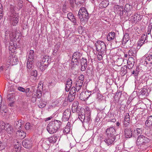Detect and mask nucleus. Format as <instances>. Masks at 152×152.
Segmentation results:
<instances>
[{"mask_svg":"<svg viewBox=\"0 0 152 152\" xmlns=\"http://www.w3.org/2000/svg\"><path fill=\"white\" fill-rule=\"evenodd\" d=\"M129 39V36L128 34H125L123 39V43L125 44L126 43Z\"/></svg>","mask_w":152,"mask_h":152,"instance_id":"obj_36","label":"nucleus"},{"mask_svg":"<svg viewBox=\"0 0 152 152\" xmlns=\"http://www.w3.org/2000/svg\"><path fill=\"white\" fill-rule=\"evenodd\" d=\"M130 118L129 114L127 113L126 115L124 120V125L125 126L127 127L129 124Z\"/></svg>","mask_w":152,"mask_h":152,"instance_id":"obj_27","label":"nucleus"},{"mask_svg":"<svg viewBox=\"0 0 152 152\" xmlns=\"http://www.w3.org/2000/svg\"><path fill=\"white\" fill-rule=\"evenodd\" d=\"M87 60L85 58H82L80 60V64L81 65V70L84 71L85 70L87 66Z\"/></svg>","mask_w":152,"mask_h":152,"instance_id":"obj_16","label":"nucleus"},{"mask_svg":"<svg viewBox=\"0 0 152 152\" xmlns=\"http://www.w3.org/2000/svg\"><path fill=\"white\" fill-rule=\"evenodd\" d=\"M23 146L26 148H29L31 147L32 144L31 140L25 139L22 142Z\"/></svg>","mask_w":152,"mask_h":152,"instance_id":"obj_14","label":"nucleus"},{"mask_svg":"<svg viewBox=\"0 0 152 152\" xmlns=\"http://www.w3.org/2000/svg\"><path fill=\"white\" fill-rule=\"evenodd\" d=\"M70 131V127H69V126H68L67 125L63 130V133L64 134H67Z\"/></svg>","mask_w":152,"mask_h":152,"instance_id":"obj_45","label":"nucleus"},{"mask_svg":"<svg viewBox=\"0 0 152 152\" xmlns=\"http://www.w3.org/2000/svg\"><path fill=\"white\" fill-rule=\"evenodd\" d=\"M76 90L75 87H72L70 89L69 94L75 96L76 94Z\"/></svg>","mask_w":152,"mask_h":152,"instance_id":"obj_43","label":"nucleus"},{"mask_svg":"<svg viewBox=\"0 0 152 152\" xmlns=\"http://www.w3.org/2000/svg\"><path fill=\"white\" fill-rule=\"evenodd\" d=\"M19 17L18 13H15L12 15L11 19V22L14 26H16L18 23L19 18Z\"/></svg>","mask_w":152,"mask_h":152,"instance_id":"obj_10","label":"nucleus"},{"mask_svg":"<svg viewBox=\"0 0 152 152\" xmlns=\"http://www.w3.org/2000/svg\"><path fill=\"white\" fill-rule=\"evenodd\" d=\"M141 63L145 66L148 64H152V52L147 53L143 56Z\"/></svg>","mask_w":152,"mask_h":152,"instance_id":"obj_4","label":"nucleus"},{"mask_svg":"<svg viewBox=\"0 0 152 152\" xmlns=\"http://www.w3.org/2000/svg\"><path fill=\"white\" fill-rule=\"evenodd\" d=\"M91 94V91H86L84 92H82L80 95L79 98L83 101L87 100Z\"/></svg>","mask_w":152,"mask_h":152,"instance_id":"obj_8","label":"nucleus"},{"mask_svg":"<svg viewBox=\"0 0 152 152\" xmlns=\"http://www.w3.org/2000/svg\"><path fill=\"white\" fill-rule=\"evenodd\" d=\"M61 124L60 121L54 120L50 121L47 127V130L50 134H53L57 132Z\"/></svg>","mask_w":152,"mask_h":152,"instance_id":"obj_1","label":"nucleus"},{"mask_svg":"<svg viewBox=\"0 0 152 152\" xmlns=\"http://www.w3.org/2000/svg\"><path fill=\"white\" fill-rule=\"evenodd\" d=\"M3 13V8L1 4L0 3V14H2Z\"/></svg>","mask_w":152,"mask_h":152,"instance_id":"obj_57","label":"nucleus"},{"mask_svg":"<svg viewBox=\"0 0 152 152\" xmlns=\"http://www.w3.org/2000/svg\"><path fill=\"white\" fill-rule=\"evenodd\" d=\"M88 114L87 115L86 114V117L85 118V119H86V123H88L89 121H90L91 120V118H90V115H91V113L90 111H87Z\"/></svg>","mask_w":152,"mask_h":152,"instance_id":"obj_42","label":"nucleus"},{"mask_svg":"<svg viewBox=\"0 0 152 152\" xmlns=\"http://www.w3.org/2000/svg\"><path fill=\"white\" fill-rule=\"evenodd\" d=\"M106 133L107 136H115V129L113 127H110L107 129Z\"/></svg>","mask_w":152,"mask_h":152,"instance_id":"obj_19","label":"nucleus"},{"mask_svg":"<svg viewBox=\"0 0 152 152\" xmlns=\"http://www.w3.org/2000/svg\"><path fill=\"white\" fill-rule=\"evenodd\" d=\"M7 124H5L3 122H1L0 124V130H5Z\"/></svg>","mask_w":152,"mask_h":152,"instance_id":"obj_44","label":"nucleus"},{"mask_svg":"<svg viewBox=\"0 0 152 152\" xmlns=\"http://www.w3.org/2000/svg\"><path fill=\"white\" fill-rule=\"evenodd\" d=\"M96 50L98 52H104L106 49V45L104 43L100 41H98L96 43Z\"/></svg>","mask_w":152,"mask_h":152,"instance_id":"obj_7","label":"nucleus"},{"mask_svg":"<svg viewBox=\"0 0 152 152\" xmlns=\"http://www.w3.org/2000/svg\"><path fill=\"white\" fill-rule=\"evenodd\" d=\"M18 61V58L15 56H10L7 61L8 64L14 65L17 64Z\"/></svg>","mask_w":152,"mask_h":152,"instance_id":"obj_9","label":"nucleus"},{"mask_svg":"<svg viewBox=\"0 0 152 152\" xmlns=\"http://www.w3.org/2000/svg\"><path fill=\"white\" fill-rule=\"evenodd\" d=\"M16 136L20 139H23L26 136V133L22 130H18L16 132Z\"/></svg>","mask_w":152,"mask_h":152,"instance_id":"obj_22","label":"nucleus"},{"mask_svg":"<svg viewBox=\"0 0 152 152\" xmlns=\"http://www.w3.org/2000/svg\"><path fill=\"white\" fill-rule=\"evenodd\" d=\"M39 93H40V94H37V97L38 98H40L41 97V96H42V94H41V91H39Z\"/></svg>","mask_w":152,"mask_h":152,"instance_id":"obj_62","label":"nucleus"},{"mask_svg":"<svg viewBox=\"0 0 152 152\" xmlns=\"http://www.w3.org/2000/svg\"><path fill=\"white\" fill-rule=\"evenodd\" d=\"M18 2V9L20 10L21 8H22L23 6L22 3L23 2L20 0H19L17 1Z\"/></svg>","mask_w":152,"mask_h":152,"instance_id":"obj_48","label":"nucleus"},{"mask_svg":"<svg viewBox=\"0 0 152 152\" xmlns=\"http://www.w3.org/2000/svg\"><path fill=\"white\" fill-rule=\"evenodd\" d=\"M34 52L33 50H30L28 58V60L34 61Z\"/></svg>","mask_w":152,"mask_h":152,"instance_id":"obj_29","label":"nucleus"},{"mask_svg":"<svg viewBox=\"0 0 152 152\" xmlns=\"http://www.w3.org/2000/svg\"><path fill=\"white\" fill-rule=\"evenodd\" d=\"M15 43L13 42H12V43H10L11 45L9 46V50H10L12 52H13L14 51H15L14 50L16 48L15 46L14 45Z\"/></svg>","mask_w":152,"mask_h":152,"instance_id":"obj_40","label":"nucleus"},{"mask_svg":"<svg viewBox=\"0 0 152 152\" xmlns=\"http://www.w3.org/2000/svg\"><path fill=\"white\" fill-rule=\"evenodd\" d=\"M132 6L130 5L129 4H125L124 8V12L127 13V16H129L132 14Z\"/></svg>","mask_w":152,"mask_h":152,"instance_id":"obj_11","label":"nucleus"},{"mask_svg":"<svg viewBox=\"0 0 152 152\" xmlns=\"http://www.w3.org/2000/svg\"><path fill=\"white\" fill-rule=\"evenodd\" d=\"M115 33L114 32H110L107 36V39L109 41H112L115 38Z\"/></svg>","mask_w":152,"mask_h":152,"instance_id":"obj_24","label":"nucleus"},{"mask_svg":"<svg viewBox=\"0 0 152 152\" xmlns=\"http://www.w3.org/2000/svg\"><path fill=\"white\" fill-rule=\"evenodd\" d=\"M140 15L137 13L135 14L131 17V20L134 23H136L141 19Z\"/></svg>","mask_w":152,"mask_h":152,"instance_id":"obj_18","label":"nucleus"},{"mask_svg":"<svg viewBox=\"0 0 152 152\" xmlns=\"http://www.w3.org/2000/svg\"><path fill=\"white\" fill-rule=\"evenodd\" d=\"M146 35L144 34L142 35L141 38L139 40L137 44V49H139L145 42L146 40Z\"/></svg>","mask_w":152,"mask_h":152,"instance_id":"obj_13","label":"nucleus"},{"mask_svg":"<svg viewBox=\"0 0 152 152\" xmlns=\"http://www.w3.org/2000/svg\"><path fill=\"white\" fill-rule=\"evenodd\" d=\"M2 102V98L1 96V95H0V104Z\"/></svg>","mask_w":152,"mask_h":152,"instance_id":"obj_64","label":"nucleus"},{"mask_svg":"<svg viewBox=\"0 0 152 152\" xmlns=\"http://www.w3.org/2000/svg\"><path fill=\"white\" fill-rule=\"evenodd\" d=\"M18 89L19 91L24 92V88L21 87H18Z\"/></svg>","mask_w":152,"mask_h":152,"instance_id":"obj_55","label":"nucleus"},{"mask_svg":"<svg viewBox=\"0 0 152 152\" xmlns=\"http://www.w3.org/2000/svg\"><path fill=\"white\" fill-rule=\"evenodd\" d=\"M80 55V54L78 53L75 52L74 53L72 57L71 65H75H75H79Z\"/></svg>","mask_w":152,"mask_h":152,"instance_id":"obj_6","label":"nucleus"},{"mask_svg":"<svg viewBox=\"0 0 152 152\" xmlns=\"http://www.w3.org/2000/svg\"><path fill=\"white\" fill-rule=\"evenodd\" d=\"M74 16H75L72 12H69L67 13V18L70 20L73 18H74Z\"/></svg>","mask_w":152,"mask_h":152,"instance_id":"obj_51","label":"nucleus"},{"mask_svg":"<svg viewBox=\"0 0 152 152\" xmlns=\"http://www.w3.org/2000/svg\"><path fill=\"white\" fill-rule=\"evenodd\" d=\"M150 141V140L145 136L140 135L137 137V144L138 145H141L147 143Z\"/></svg>","mask_w":152,"mask_h":152,"instance_id":"obj_5","label":"nucleus"},{"mask_svg":"<svg viewBox=\"0 0 152 152\" xmlns=\"http://www.w3.org/2000/svg\"><path fill=\"white\" fill-rule=\"evenodd\" d=\"M46 103L45 101H42V100L40 99L38 104V106L40 108H44L45 106Z\"/></svg>","mask_w":152,"mask_h":152,"instance_id":"obj_33","label":"nucleus"},{"mask_svg":"<svg viewBox=\"0 0 152 152\" xmlns=\"http://www.w3.org/2000/svg\"><path fill=\"white\" fill-rule=\"evenodd\" d=\"M20 144H19V143L18 142H17V144H15L14 145L15 148L18 149L20 147Z\"/></svg>","mask_w":152,"mask_h":152,"instance_id":"obj_58","label":"nucleus"},{"mask_svg":"<svg viewBox=\"0 0 152 152\" xmlns=\"http://www.w3.org/2000/svg\"><path fill=\"white\" fill-rule=\"evenodd\" d=\"M99 53L97 55H100L102 56L103 53L102 52H99Z\"/></svg>","mask_w":152,"mask_h":152,"instance_id":"obj_63","label":"nucleus"},{"mask_svg":"<svg viewBox=\"0 0 152 152\" xmlns=\"http://www.w3.org/2000/svg\"><path fill=\"white\" fill-rule=\"evenodd\" d=\"M115 139V136L112 135L111 136L107 135V137L105 138L104 141L108 145H109L113 143Z\"/></svg>","mask_w":152,"mask_h":152,"instance_id":"obj_12","label":"nucleus"},{"mask_svg":"<svg viewBox=\"0 0 152 152\" xmlns=\"http://www.w3.org/2000/svg\"><path fill=\"white\" fill-rule=\"evenodd\" d=\"M57 136L53 135L48 138V140L50 143H54L57 141Z\"/></svg>","mask_w":152,"mask_h":152,"instance_id":"obj_32","label":"nucleus"},{"mask_svg":"<svg viewBox=\"0 0 152 152\" xmlns=\"http://www.w3.org/2000/svg\"><path fill=\"white\" fill-rule=\"evenodd\" d=\"M69 3L71 5H72L74 4L75 2V0H69Z\"/></svg>","mask_w":152,"mask_h":152,"instance_id":"obj_61","label":"nucleus"},{"mask_svg":"<svg viewBox=\"0 0 152 152\" xmlns=\"http://www.w3.org/2000/svg\"><path fill=\"white\" fill-rule=\"evenodd\" d=\"M115 11L118 12H122L123 11V9L120 6L118 5H115L113 7Z\"/></svg>","mask_w":152,"mask_h":152,"instance_id":"obj_39","label":"nucleus"},{"mask_svg":"<svg viewBox=\"0 0 152 152\" xmlns=\"http://www.w3.org/2000/svg\"><path fill=\"white\" fill-rule=\"evenodd\" d=\"M30 91V89L29 88H26V89H24V92H25L27 94L26 95L28 96V93Z\"/></svg>","mask_w":152,"mask_h":152,"instance_id":"obj_56","label":"nucleus"},{"mask_svg":"<svg viewBox=\"0 0 152 152\" xmlns=\"http://www.w3.org/2000/svg\"><path fill=\"white\" fill-rule=\"evenodd\" d=\"M48 64H45L44 62L41 61L38 63L37 66L39 67L41 71H44L48 67Z\"/></svg>","mask_w":152,"mask_h":152,"instance_id":"obj_23","label":"nucleus"},{"mask_svg":"<svg viewBox=\"0 0 152 152\" xmlns=\"http://www.w3.org/2000/svg\"><path fill=\"white\" fill-rule=\"evenodd\" d=\"M41 61L45 64L49 65V63L50 61V57L48 56H45L42 59Z\"/></svg>","mask_w":152,"mask_h":152,"instance_id":"obj_30","label":"nucleus"},{"mask_svg":"<svg viewBox=\"0 0 152 152\" xmlns=\"http://www.w3.org/2000/svg\"><path fill=\"white\" fill-rule=\"evenodd\" d=\"M109 3L107 1H102L101 3V5L102 6H101L103 8H105L108 5Z\"/></svg>","mask_w":152,"mask_h":152,"instance_id":"obj_47","label":"nucleus"},{"mask_svg":"<svg viewBox=\"0 0 152 152\" xmlns=\"http://www.w3.org/2000/svg\"><path fill=\"white\" fill-rule=\"evenodd\" d=\"M137 51L136 49L134 48H132L129 50L128 55L129 56H136Z\"/></svg>","mask_w":152,"mask_h":152,"instance_id":"obj_28","label":"nucleus"},{"mask_svg":"<svg viewBox=\"0 0 152 152\" xmlns=\"http://www.w3.org/2000/svg\"><path fill=\"white\" fill-rule=\"evenodd\" d=\"M132 130L130 128L126 129L125 131V134L127 138H130L132 135Z\"/></svg>","mask_w":152,"mask_h":152,"instance_id":"obj_26","label":"nucleus"},{"mask_svg":"<svg viewBox=\"0 0 152 152\" xmlns=\"http://www.w3.org/2000/svg\"><path fill=\"white\" fill-rule=\"evenodd\" d=\"M138 73V72L137 71H136V72H135L134 70L132 72V74H134L135 76H137V75Z\"/></svg>","mask_w":152,"mask_h":152,"instance_id":"obj_59","label":"nucleus"},{"mask_svg":"<svg viewBox=\"0 0 152 152\" xmlns=\"http://www.w3.org/2000/svg\"><path fill=\"white\" fill-rule=\"evenodd\" d=\"M134 64V59L132 57H130L127 61V67L129 69H131Z\"/></svg>","mask_w":152,"mask_h":152,"instance_id":"obj_17","label":"nucleus"},{"mask_svg":"<svg viewBox=\"0 0 152 152\" xmlns=\"http://www.w3.org/2000/svg\"><path fill=\"white\" fill-rule=\"evenodd\" d=\"M98 59L99 61L101 60L102 59V56L97 55Z\"/></svg>","mask_w":152,"mask_h":152,"instance_id":"obj_60","label":"nucleus"},{"mask_svg":"<svg viewBox=\"0 0 152 152\" xmlns=\"http://www.w3.org/2000/svg\"><path fill=\"white\" fill-rule=\"evenodd\" d=\"M78 15L80 20L83 22H87L89 18L88 11L84 7H81L80 9Z\"/></svg>","mask_w":152,"mask_h":152,"instance_id":"obj_2","label":"nucleus"},{"mask_svg":"<svg viewBox=\"0 0 152 152\" xmlns=\"http://www.w3.org/2000/svg\"><path fill=\"white\" fill-rule=\"evenodd\" d=\"M85 117L84 114L80 113H79L78 117L81 121L83 123V122H84L86 121V119H85Z\"/></svg>","mask_w":152,"mask_h":152,"instance_id":"obj_35","label":"nucleus"},{"mask_svg":"<svg viewBox=\"0 0 152 152\" xmlns=\"http://www.w3.org/2000/svg\"><path fill=\"white\" fill-rule=\"evenodd\" d=\"M70 110L69 109H66L63 113L62 119L65 121H68L70 117Z\"/></svg>","mask_w":152,"mask_h":152,"instance_id":"obj_15","label":"nucleus"},{"mask_svg":"<svg viewBox=\"0 0 152 152\" xmlns=\"http://www.w3.org/2000/svg\"><path fill=\"white\" fill-rule=\"evenodd\" d=\"M146 127H150L152 126V116L148 117L145 122Z\"/></svg>","mask_w":152,"mask_h":152,"instance_id":"obj_25","label":"nucleus"},{"mask_svg":"<svg viewBox=\"0 0 152 152\" xmlns=\"http://www.w3.org/2000/svg\"><path fill=\"white\" fill-rule=\"evenodd\" d=\"M5 34V38L6 37L7 39L9 37L12 42L14 41L16 42V37L17 36L18 37L20 36V32L19 31L10 30V31H7Z\"/></svg>","mask_w":152,"mask_h":152,"instance_id":"obj_3","label":"nucleus"},{"mask_svg":"<svg viewBox=\"0 0 152 152\" xmlns=\"http://www.w3.org/2000/svg\"><path fill=\"white\" fill-rule=\"evenodd\" d=\"M134 132L137 135L141 134L142 132V129L137 128L136 130H134Z\"/></svg>","mask_w":152,"mask_h":152,"instance_id":"obj_46","label":"nucleus"},{"mask_svg":"<svg viewBox=\"0 0 152 152\" xmlns=\"http://www.w3.org/2000/svg\"><path fill=\"white\" fill-rule=\"evenodd\" d=\"M83 84V83L82 82H81V83H79V81H77V83L76 84V88H75L77 91V92L79 91L81 89L82 87Z\"/></svg>","mask_w":152,"mask_h":152,"instance_id":"obj_34","label":"nucleus"},{"mask_svg":"<svg viewBox=\"0 0 152 152\" xmlns=\"http://www.w3.org/2000/svg\"><path fill=\"white\" fill-rule=\"evenodd\" d=\"M70 20L73 23L74 25H77V22L75 16L72 18Z\"/></svg>","mask_w":152,"mask_h":152,"instance_id":"obj_52","label":"nucleus"},{"mask_svg":"<svg viewBox=\"0 0 152 152\" xmlns=\"http://www.w3.org/2000/svg\"><path fill=\"white\" fill-rule=\"evenodd\" d=\"M37 72L36 70H33L31 72V78L34 77V79L36 80L37 76Z\"/></svg>","mask_w":152,"mask_h":152,"instance_id":"obj_41","label":"nucleus"},{"mask_svg":"<svg viewBox=\"0 0 152 152\" xmlns=\"http://www.w3.org/2000/svg\"><path fill=\"white\" fill-rule=\"evenodd\" d=\"M122 94L121 91H118L115 95V96H117L118 99H120Z\"/></svg>","mask_w":152,"mask_h":152,"instance_id":"obj_54","label":"nucleus"},{"mask_svg":"<svg viewBox=\"0 0 152 152\" xmlns=\"http://www.w3.org/2000/svg\"><path fill=\"white\" fill-rule=\"evenodd\" d=\"M5 130L8 134H12L15 132L12 126L9 124H7Z\"/></svg>","mask_w":152,"mask_h":152,"instance_id":"obj_21","label":"nucleus"},{"mask_svg":"<svg viewBox=\"0 0 152 152\" xmlns=\"http://www.w3.org/2000/svg\"><path fill=\"white\" fill-rule=\"evenodd\" d=\"M140 94L141 95L147 96L148 94V90L146 88H143L141 89Z\"/></svg>","mask_w":152,"mask_h":152,"instance_id":"obj_37","label":"nucleus"},{"mask_svg":"<svg viewBox=\"0 0 152 152\" xmlns=\"http://www.w3.org/2000/svg\"><path fill=\"white\" fill-rule=\"evenodd\" d=\"M24 121L21 120H20L18 121H16V127L19 129L20 128L22 125L23 124Z\"/></svg>","mask_w":152,"mask_h":152,"instance_id":"obj_38","label":"nucleus"},{"mask_svg":"<svg viewBox=\"0 0 152 152\" xmlns=\"http://www.w3.org/2000/svg\"><path fill=\"white\" fill-rule=\"evenodd\" d=\"M75 98V95H69V94L68 99L69 102H71Z\"/></svg>","mask_w":152,"mask_h":152,"instance_id":"obj_50","label":"nucleus"},{"mask_svg":"<svg viewBox=\"0 0 152 152\" xmlns=\"http://www.w3.org/2000/svg\"><path fill=\"white\" fill-rule=\"evenodd\" d=\"M78 80L79 81V83H81L82 82L83 83V80L84 79V76L83 75H80L78 77Z\"/></svg>","mask_w":152,"mask_h":152,"instance_id":"obj_49","label":"nucleus"},{"mask_svg":"<svg viewBox=\"0 0 152 152\" xmlns=\"http://www.w3.org/2000/svg\"><path fill=\"white\" fill-rule=\"evenodd\" d=\"M72 84V81L71 79L68 78L66 82V86L65 90L68 92L70 90Z\"/></svg>","mask_w":152,"mask_h":152,"instance_id":"obj_20","label":"nucleus"},{"mask_svg":"<svg viewBox=\"0 0 152 152\" xmlns=\"http://www.w3.org/2000/svg\"><path fill=\"white\" fill-rule=\"evenodd\" d=\"M34 62V61L27 60V68L29 69H32L33 67V63Z\"/></svg>","mask_w":152,"mask_h":152,"instance_id":"obj_31","label":"nucleus"},{"mask_svg":"<svg viewBox=\"0 0 152 152\" xmlns=\"http://www.w3.org/2000/svg\"><path fill=\"white\" fill-rule=\"evenodd\" d=\"M31 127L30 124L29 123H27L25 126V129L27 130L30 129Z\"/></svg>","mask_w":152,"mask_h":152,"instance_id":"obj_53","label":"nucleus"}]
</instances>
